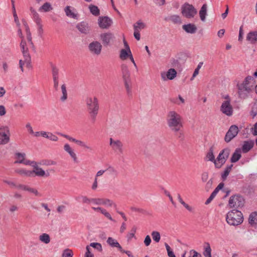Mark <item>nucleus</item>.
<instances>
[{
  "label": "nucleus",
  "instance_id": "nucleus-1",
  "mask_svg": "<svg viewBox=\"0 0 257 257\" xmlns=\"http://www.w3.org/2000/svg\"><path fill=\"white\" fill-rule=\"evenodd\" d=\"M167 121L170 130L175 133L180 132L183 127L182 117L175 111H170L168 113Z\"/></svg>",
  "mask_w": 257,
  "mask_h": 257
},
{
  "label": "nucleus",
  "instance_id": "nucleus-2",
  "mask_svg": "<svg viewBox=\"0 0 257 257\" xmlns=\"http://www.w3.org/2000/svg\"><path fill=\"white\" fill-rule=\"evenodd\" d=\"M251 80L252 77L248 76L241 83L237 84V93L240 98H246L248 94L253 91L254 86L250 82Z\"/></svg>",
  "mask_w": 257,
  "mask_h": 257
},
{
  "label": "nucleus",
  "instance_id": "nucleus-3",
  "mask_svg": "<svg viewBox=\"0 0 257 257\" xmlns=\"http://www.w3.org/2000/svg\"><path fill=\"white\" fill-rule=\"evenodd\" d=\"M87 110L93 121H95L99 109L98 100L95 96H89L85 99Z\"/></svg>",
  "mask_w": 257,
  "mask_h": 257
},
{
  "label": "nucleus",
  "instance_id": "nucleus-4",
  "mask_svg": "<svg viewBox=\"0 0 257 257\" xmlns=\"http://www.w3.org/2000/svg\"><path fill=\"white\" fill-rule=\"evenodd\" d=\"M226 220L230 225H238L243 221L242 214L240 211L233 209L227 213Z\"/></svg>",
  "mask_w": 257,
  "mask_h": 257
},
{
  "label": "nucleus",
  "instance_id": "nucleus-5",
  "mask_svg": "<svg viewBox=\"0 0 257 257\" xmlns=\"http://www.w3.org/2000/svg\"><path fill=\"white\" fill-rule=\"evenodd\" d=\"M122 76L124 84V86L128 95H132V87L130 85V73L126 65H121Z\"/></svg>",
  "mask_w": 257,
  "mask_h": 257
},
{
  "label": "nucleus",
  "instance_id": "nucleus-6",
  "mask_svg": "<svg viewBox=\"0 0 257 257\" xmlns=\"http://www.w3.org/2000/svg\"><path fill=\"white\" fill-rule=\"evenodd\" d=\"M26 42L22 40V41H21L20 46L23 54L24 59H21L19 61V65L22 72H23L24 71V65H26L27 67H29L31 63V57L28 53V49L27 47H26Z\"/></svg>",
  "mask_w": 257,
  "mask_h": 257
},
{
  "label": "nucleus",
  "instance_id": "nucleus-7",
  "mask_svg": "<svg viewBox=\"0 0 257 257\" xmlns=\"http://www.w3.org/2000/svg\"><path fill=\"white\" fill-rule=\"evenodd\" d=\"M230 153V150L225 148L222 150L217 156L215 161V166L216 168H220L226 162Z\"/></svg>",
  "mask_w": 257,
  "mask_h": 257
},
{
  "label": "nucleus",
  "instance_id": "nucleus-8",
  "mask_svg": "<svg viewBox=\"0 0 257 257\" xmlns=\"http://www.w3.org/2000/svg\"><path fill=\"white\" fill-rule=\"evenodd\" d=\"M181 13L184 17L191 19L197 14V11L193 5L185 3L181 7Z\"/></svg>",
  "mask_w": 257,
  "mask_h": 257
},
{
  "label": "nucleus",
  "instance_id": "nucleus-9",
  "mask_svg": "<svg viewBox=\"0 0 257 257\" xmlns=\"http://www.w3.org/2000/svg\"><path fill=\"white\" fill-rule=\"evenodd\" d=\"M244 200L240 195H233L230 197L228 205L230 208H238L243 206Z\"/></svg>",
  "mask_w": 257,
  "mask_h": 257
},
{
  "label": "nucleus",
  "instance_id": "nucleus-10",
  "mask_svg": "<svg viewBox=\"0 0 257 257\" xmlns=\"http://www.w3.org/2000/svg\"><path fill=\"white\" fill-rule=\"evenodd\" d=\"M10 141V131L8 127H0V144L5 145Z\"/></svg>",
  "mask_w": 257,
  "mask_h": 257
},
{
  "label": "nucleus",
  "instance_id": "nucleus-11",
  "mask_svg": "<svg viewBox=\"0 0 257 257\" xmlns=\"http://www.w3.org/2000/svg\"><path fill=\"white\" fill-rule=\"evenodd\" d=\"M88 49L91 54L98 56L101 53L102 45L98 41H93L89 44Z\"/></svg>",
  "mask_w": 257,
  "mask_h": 257
},
{
  "label": "nucleus",
  "instance_id": "nucleus-12",
  "mask_svg": "<svg viewBox=\"0 0 257 257\" xmlns=\"http://www.w3.org/2000/svg\"><path fill=\"white\" fill-rule=\"evenodd\" d=\"M52 78L53 81V86L55 89L57 91L58 90L59 88V69L57 67L54 65H52Z\"/></svg>",
  "mask_w": 257,
  "mask_h": 257
},
{
  "label": "nucleus",
  "instance_id": "nucleus-13",
  "mask_svg": "<svg viewBox=\"0 0 257 257\" xmlns=\"http://www.w3.org/2000/svg\"><path fill=\"white\" fill-rule=\"evenodd\" d=\"M238 133V127L235 125H231L225 136V141L227 143L229 142L237 135Z\"/></svg>",
  "mask_w": 257,
  "mask_h": 257
},
{
  "label": "nucleus",
  "instance_id": "nucleus-14",
  "mask_svg": "<svg viewBox=\"0 0 257 257\" xmlns=\"http://www.w3.org/2000/svg\"><path fill=\"white\" fill-rule=\"evenodd\" d=\"M109 141V145L113 150L120 154L123 153V144L120 140L110 138Z\"/></svg>",
  "mask_w": 257,
  "mask_h": 257
},
{
  "label": "nucleus",
  "instance_id": "nucleus-15",
  "mask_svg": "<svg viewBox=\"0 0 257 257\" xmlns=\"http://www.w3.org/2000/svg\"><path fill=\"white\" fill-rule=\"evenodd\" d=\"M220 111L223 114L230 116L232 115L233 109L228 101H224L221 105Z\"/></svg>",
  "mask_w": 257,
  "mask_h": 257
},
{
  "label": "nucleus",
  "instance_id": "nucleus-16",
  "mask_svg": "<svg viewBox=\"0 0 257 257\" xmlns=\"http://www.w3.org/2000/svg\"><path fill=\"white\" fill-rule=\"evenodd\" d=\"M119 58L122 60H125L127 58H130L131 61L133 62L135 67H137V65L135 63L134 59L133 58L131 49H121L120 51Z\"/></svg>",
  "mask_w": 257,
  "mask_h": 257
},
{
  "label": "nucleus",
  "instance_id": "nucleus-17",
  "mask_svg": "<svg viewBox=\"0 0 257 257\" xmlns=\"http://www.w3.org/2000/svg\"><path fill=\"white\" fill-rule=\"evenodd\" d=\"M177 75V72L174 68H171L167 72H162L161 73V78L163 81L167 80H173Z\"/></svg>",
  "mask_w": 257,
  "mask_h": 257
},
{
  "label": "nucleus",
  "instance_id": "nucleus-18",
  "mask_svg": "<svg viewBox=\"0 0 257 257\" xmlns=\"http://www.w3.org/2000/svg\"><path fill=\"white\" fill-rule=\"evenodd\" d=\"M63 149L74 163H77L78 162V158L74 150L68 144H65L64 145Z\"/></svg>",
  "mask_w": 257,
  "mask_h": 257
},
{
  "label": "nucleus",
  "instance_id": "nucleus-19",
  "mask_svg": "<svg viewBox=\"0 0 257 257\" xmlns=\"http://www.w3.org/2000/svg\"><path fill=\"white\" fill-rule=\"evenodd\" d=\"M29 165H31L34 167V170L31 171V172L33 173L32 177H34L36 176L39 177H44L46 176L45 172L42 168L38 167L36 162H31ZM46 176H48V175H46Z\"/></svg>",
  "mask_w": 257,
  "mask_h": 257
},
{
  "label": "nucleus",
  "instance_id": "nucleus-20",
  "mask_svg": "<svg viewBox=\"0 0 257 257\" xmlns=\"http://www.w3.org/2000/svg\"><path fill=\"white\" fill-rule=\"evenodd\" d=\"M98 24L100 28H107L111 25V21L107 17H100L98 20Z\"/></svg>",
  "mask_w": 257,
  "mask_h": 257
},
{
  "label": "nucleus",
  "instance_id": "nucleus-21",
  "mask_svg": "<svg viewBox=\"0 0 257 257\" xmlns=\"http://www.w3.org/2000/svg\"><path fill=\"white\" fill-rule=\"evenodd\" d=\"M76 28L78 31L82 34H87L90 31V28L88 24L84 22L78 23L76 26Z\"/></svg>",
  "mask_w": 257,
  "mask_h": 257
},
{
  "label": "nucleus",
  "instance_id": "nucleus-22",
  "mask_svg": "<svg viewBox=\"0 0 257 257\" xmlns=\"http://www.w3.org/2000/svg\"><path fill=\"white\" fill-rule=\"evenodd\" d=\"M25 154H24V153H17L16 157H17V160L15 162V164L22 163V164H24L26 165H30L31 162L29 160H25Z\"/></svg>",
  "mask_w": 257,
  "mask_h": 257
},
{
  "label": "nucleus",
  "instance_id": "nucleus-23",
  "mask_svg": "<svg viewBox=\"0 0 257 257\" xmlns=\"http://www.w3.org/2000/svg\"><path fill=\"white\" fill-rule=\"evenodd\" d=\"M246 40L252 44H255L257 42V31H251L248 33L246 36Z\"/></svg>",
  "mask_w": 257,
  "mask_h": 257
},
{
  "label": "nucleus",
  "instance_id": "nucleus-24",
  "mask_svg": "<svg viewBox=\"0 0 257 257\" xmlns=\"http://www.w3.org/2000/svg\"><path fill=\"white\" fill-rule=\"evenodd\" d=\"M101 39L104 45H108L113 38L111 33H104L100 36Z\"/></svg>",
  "mask_w": 257,
  "mask_h": 257
},
{
  "label": "nucleus",
  "instance_id": "nucleus-25",
  "mask_svg": "<svg viewBox=\"0 0 257 257\" xmlns=\"http://www.w3.org/2000/svg\"><path fill=\"white\" fill-rule=\"evenodd\" d=\"M182 28L188 33L194 34L197 31V27L193 24L184 25Z\"/></svg>",
  "mask_w": 257,
  "mask_h": 257
},
{
  "label": "nucleus",
  "instance_id": "nucleus-26",
  "mask_svg": "<svg viewBox=\"0 0 257 257\" xmlns=\"http://www.w3.org/2000/svg\"><path fill=\"white\" fill-rule=\"evenodd\" d=\"M167 21H169L175 24H180L182 23L181 18L179 15H173L168 16L165 19Z\"/></svg>",
  "mask_w": 257,
  "mask_h": 257
},
{
  "label": "nucleus",
  "instance_id": "nucleus-27",
  "mask_svg": "<svg viewBox=\"0 0 257 257\" xmlns=\"http://www.w3.org/2000/svg\"><path fill=\"white\" fill-rule=\"evenodd\" d=\"M61 92V96H60V100L62 102H65L68 98V93L66 89V85L65 84L61 85L60 87Z\"/></svg>",
  "mask_w": 257,
  "mask_h": 257
},
{
  "label": "nucleus",
  "instance_id": "nucleus-28",
  "mask_svg": "<svg viewBox=\"0 0 257 257\" xmlns=\"http://www.w3.org/2000/svg\"><path fill=\"white\" fill-rule=\"evenodd\" d=\"M249 223L253 227H257V212L251 213L248 218Z\"/></svg>",
  "mask_w": 257,
  "mask_h": 257
},
{
  "label": "nucleus",
  "instance_id": "nucleus-29",
  "mask_svg": "<svg viewBox=\"0 0 257 257\" xmlns=\"http://www.w3.org/2000/svg\"><path fill=\"white\" fill-rule=\"evenodd\" d=\"M241 157V150L239 149H237L232 154L230 161L231 163H235L240 159Z\"/></svg>",
  "mask_w": 257,
  "mask_h": 257
},
{
  "label": "nucleus",
  "instance_id": "nucleus-30",
  "mask_svg": "<svg viewBox=\"0 0 257 257\" xmlns=\"http://www.w3.org/2000/svg\"><path fill=\"white\" fill-rule=\"evenodd\" d=\"M15 172L22 176L30 177H33V173L31 171L27 170L24 169H17L15 170Z\"/></svg>",
  "mask_w": 257,
  "mask_h": 257
},
{
  "label": "nucleus",
  "instance_id": "nucleus-31",
  "mask_svg": "<svg viewBox=\"0 0 257 257\" xmlns=\"http://www.w3.org/2000/svg\"><path fill=\"white\" fill-rule=\"evenodd\" d=\"M254 145L253 141H245L242 147V150L243 153H247L251 150Z\"/></svg>",
  "mask_w": 257,
  "mask_h": 257
},
{
  "label": "nucleus",
  "instance_id": "nucleus-32",
  "mask_svg": "<svg viewBox=\"0 0 257 257\" xmlns=\"http://www.w3.org/2000/svg\"><path fill=\"white\" fill-rule=\"evenodd\" d=\"M207 6L206 4H204L200 10L199 11V17L202 21L204 22L206 19V16L207 15Z\"/></svg>",
  "mask_w": 257,
  "mask_h": 257
},
{
  "label": "nucleus",
  "instance_id": "nucleus-33",
  "mask_svg": "<svg viewBox=\"0 0 257 257\" xmlns=\"http://www.w3.org/2000/svg\"><path fill=\"white\" fill-rule=\"evenodd\" d=\"M73 10L74 9L72 8L70 6H67L64 9V11L67 16L71 18L76 19L77 18V15L75 14Z\"/></svg>",
  "mask_w": 257,
  "mask_h": 257
},
{
  "label": "nucleus",
  "instance_id": "nucleus-34",
  "mask_svg": "<svg viewBox=\"0 0 257 257\" xmlns=\"http://www.w3.org/2000/svg\"><path fill=\"white\" fill-rule=\"evenodd\" d=\"M107 242L112 247H116L118 248L120 251H122V247L119 243L114 239L112 237H108L107 240Z\"/></svg>",
  "mask_w": 257,
  "mask_h": 257
},
{
  "label": "nucleus",
  "instance_id": "nucleus-35",
  "mask_svg": "<svg viewBox=\"0 0 257 257\" xmlns=\"http://www.w3.org/2000/svg\"><path fill=\"white\" fill-rule=\"evenodd\" d=\"M134 29L135 31L140 32L146 28V24L141 21H138L134 25Z\"/></svg>",
  "mask_w": 257,
  "mask_h": 257
},
{
  "label": "nucleus",
  "instance_id": "nucleus-36",
  "mask_svg": "<svg viewBox=\"0 0 257 257\" xmlns=\"http://www.w3.org/2000/svg\"><path fill=\"white\" fill-rule=\"evenodd\" d=\"M39 240L44 243L48 244L50 242V237L48 234L44 233L39 236Z\"/></svg>",
  "mask_w": 257,
  "mask_h": 257
},
{
  "label": "nucleus",
  "instance_id": "nucleus-37",
  "mask_svg": "<svg viewBox=\"0 0 257 257\" xmlns=\"http://www.w3.org/2000/svg\"><path fill=\"white\" fill-rule=\"evenodd\" d=\"M177 198L178 199L179 202L188 211H192V207L189 206L188 204H186L182 198L181 195L180 194H177Z\"/></svg>",
  "mask_w": 257,
  "mask_h": 257
},
{
  "label": "nucleus",
  "instance_id": "nucleus-38",
  "mask_svg": "<svg viewBox=\"0 0 257 257\" xmlns=\"http://www.w3.org/2000/svg\"><path fill=\"white\" fill-rule=\"evenodd\" d=\"M232 167H233L232 164H231L230 165L226 166L224 171L221 175V178L223 180H225L226 179L227 177L228 176L229 173L230 172Z\"/></svg>",
  "mask_w": 257,
  "mask_h": 257
},
{
  "label": "nucleus",
  "instance_id": "nucleus-39",
  "mask_svg": "<svg viewBox=\"0 0 257 257\" xmlns=\"http://www.w3.org/2000/svg\"><path fill=\"white\" fill-rule=\"evenodd\" d=\"M31 13L33 16V19L37 25L41 24V20L39 17L38 14L32 8L31 9Z\"/></svg>",
  "mask_w": 257,
  "mask_h": 257
},
{
  "label": "nucleus",
  "instance_id": "nucleus-40",
  "mask_svg": "<svg viewBox=\"0 0 257 257\" xmlns=\"http://www.w3.org/2000/svg\"><path fill=\"white\" fill-rule=\"evenodd\" d=\"M206 157L208 158L209 161L213 162L215 164L216 159H215V157L213 155V149L212 148H211L209 149V152L207 154Z\"/></svg>",
  "mask_w": 257,
  "mask_h": 257
},
{
  "label": "nucleus",
  "instance_id": "nucleus-41",
  "mask_svg": "<svg viewBox=\"0 0 257 257\" xmlns=\"http://www.w3.org/2000/svg\"><path fill=\"white\" fill-rule=\"evenodd\" d=\"M151 235L154 241L156 242H159L161 239L160 233L157 231H153Z\"/></svg>",
  "mask_w": 257,
  "mask_h": 257
},
{
  "label": "nucleus",
  "instance_id": "nucleus-42",
  "mask_svg": "<svg viewBox=\"0 0 257 257\" xmlns=\"http://www.w3.org/2000/svg\"><path fill=\"white\" fill-rule=\"evenodd\" d=\"M102 205L106 207H111L114 205L113 201L107 198H102Z\"/></svg>",
  "mask_w": 257,
  "mask_h": 257
},
{
  "label": "nucleus",
  "instance_id": "nucleus-43",
  "mask_svg": "<svg viewBox=\"0 0 257 257\" xmlns=\"http://www.w3.org/2000/svg\"><path fill=\"white\" fill-rule=\"evenodd\" d=\"M89 9L90 12L93 15L97 16L99 15V10L98 9L97 7L94 5H90L89 6Z\"/></svg>",
  "mask_w": 257,
  "mask_h": 257
},
{
  "label": "nucleus",
  "instance_id": "nucleus-44",
  "mask_svg": "<svg viewBox=\"0 0 257 257\" xmlns=\"http://www.w3.org/2000/svg\"><path fill=\"white\" fill-rule=\"evenodd\" d=\"M52 9L51 5L48 3H45L40 9V11L48 12Z\"/></svg>",
  "mask_w": 257,
  "mask_h": 257
},
{
  "label": "nucleus",
  "instance_id": "nucleus-45",
  "mask_svg": "<svg viewBox=\"0 0 257 257\" xmlns=\"http://www.w3.org/2000/svg\"><path fill=\"white\" fill-rule=\"evenodd\" d=\"M27 191H28L31 193L34 194L36 196H38V197L42 196V194L40 192H39L36 189H35L34 188L30 187L29 186L27 189Z\"/></svg>",
  "mask_w": 257,
  "mask_h": 257
},
{
  "label": "nucleus",
  "instance_id": "nucleus-46",
  "mask_svg": "<svg viewBox=\"0 0 257 257\" xmlns=\"http://www.w3.org/2000/svg\"><path fill=\"white\" fill-rule=\"evenodd\" d=\"M211 249L209 243L207 244V246L205 248L203 254L205 257H211Z\"/></svg>",
  "mask_w": 257,
  "mask_h": 257
},
{
  "label": "nucleus",
  "instance_id": "nucleus-47",
  "mask_svg": "<svg viewBox=\"0 0 257 257\" xmlns=\"http://www.w3.org/2000/svg\"><path fill=\"white\" fill-rule=\"evenodd\" d=\"M105 171H107L109 174L115 176H117L118 174L117 170L113 167H108L106 170H105Z\"/></svg>",
  "mask_w": 257,
  "mask_h": 257
},
{
  "label": "nucleus",
  "instance_id": "nucleus-48",
  "mask_svg": "<svg viewBox=\"0 0 257 257\" xmlns=\"http://www.w3.org/2000/svg\"><path fill=\"white\" fill-rule=\"evenodd\" d=\"M73 252L69 249L64 250L62 254V257H72Z\"/></svg>",
  "mask_w": 257,
  "mask_h": 257
},
{
  "label": "nucleus",
  "instance_id": "nucleus-49",
  "mask_svg": "<svg viewBox=\"0 0 257 257\" xmlns=\"http://www.w3.org/2000/svg\"><path fill=\"white\" fill-rule=\"evenodd\" d=\"M90 246L97 249L98 250L101 251L102 250V246L100 243L97 242H92L90 244Z\"/></svg>",
  "mask_w": 257,
  "mask_h": 257
},
{
  "label": "nucleus",
  "instance_id": "nucleus-50",
  "mask_svg": "<svg viewBox=\"0 0 257 257\" xmlns=\"http://www.w3.org/2000/svg\"><path fill=\"white\" fill-rule=\"evenodd\" d=\"M91 202L92 204L102 205V198H92Z\"/></svg>",
  "mask_w": 257,
  "mask_h": 257
},
{
  "label": "nucleus",
  "instance_id": "nucleus-51",
  "mask_svg": "<svg viewBox=\"0 0 257 257\" xmlns=\"http://www.w3.org/2000/svg\"><path fill=\"white\" fill-rule=\"evenodd\" d=\"M75 143H76L77 145H78L82 147H83L84 148L87 149H90V147L87 146L85 143H84L83 142H82L81 141L76 140Z\"/></svg>",
  "mask_w": 257,
  "mask_h": 257
},
{
  "label": "nucleus",
  "instance_id": "nucleus-52",
  "mask_svg": "<svg viewBox=\"0 0 257 257\" xmlns=\"http://www.w3.org/2000/svg\"><path fill=\"white\" fill-rule=\"evenodd\" d=\"M26 127L27 129V131L30 135H33V134H34V132L33 131V128L30 123H27L26 124Z\"/></svg>",
  "mask_w": 257,
  "mask_h": 257
},
{
  "label": "nucleus",
  "instance_id": "nucleus-53",
  "mask_svg": "<svg viewBox=\"0 0 257 257\" xmlns=\"http://www.w3.org/2000/svg\"><path fill=\"white\" fill-rule=\"evenodd\" d=\"M38 33L40 37H42L44 30L43 29V25L42 24H38Z\"/></svg>",
  "mask_w": 257,
  "mask_h": 257
},
{
  "label": "nucleus",
  "instance_id": "nucleus-54",
  "mask_svg": "<svg viewBox=\"0 0 257 257\" xmlns=\"http://www.w3.org/2000/svg\"><path fill=\"white\" fill-rule=\"evenodd\" d=\"M47 139H49L50 140L54 142H57L58 141V138L51 133H49Z\"/></svg>",
  "mask_w": 257,
  "mask_h": 257
},
{
  "label": "nucleus",
  "instance_id": "nucleus-55",
  "mask_svg": "<svg viewBox=\"0 0 257 257\" xmlns=\"http://www.w3.org/2000/svg\"><path fill=\"white\" fill-rule=\"evenodd\" d=\"M86 252L85 254V257H93V254L91 253L89 246H87L86 247Z\"/></svg>",
  "mask_w": 257,
  "mask_h": 257
},
{
  "label": "nucleus",
  "instance_id": "nucleus-56",
  "mask_svg": "<svg viewBox=\"0 0 257 257\" xmlns=\"http://www.w3.org/2000/svg\"><path fill=\"white\" fill-rule=\"evenodd\" d=\"M216 195L215 194V193L212 192L210 195V197L206 201L205 204L207 205L209 204Z\"/></svg>",
  "mask_w": 257,
  "mask_h": 257
},
{
  "label": "nucleus",
  "instance_id": "nucleus-57",
  "mask_svg": "<svg viewBox=\"0 0 257 257\" xmlns=\"http://www.w3.org/2000/svg\"><path fill=\"white\" fill-rule=\"evenodd\" d=\"M92 198H88L86 196H83L82 197V202L83 203H87V204H92L91 202Z\"/></svg>",
  "mask_w": 257,
  "mask_h": 257
},
{
  "label": "nucleus",
  "instance_id": "nucleus-58",
  "mask_svg": "<svg viewBox=\"0 0 257 257\" xmlns=\"http://www.w3.org/2000/svg\"><path fill=\"white\" fill-rule=\"evenodd\" d=\"M224 186V184L223 183H220L219 184V185L217 186V187L215 189V190L213 191V193H215V194L216 195L218 191L221 189Z\"/></svg>",
  "mask_w": 257,
  "mask_h": 257
},
{
  "label": "nucleus",
  "instance_id": "nucleus-59",
  "mask_svg": "<svg viewBox=\"0 0 257 257\" xmlns=\"http://www.w3.org/2000/svg\"><path fill=\"white\" fill-rule=\"evenodd\" d=\"M28 187V185L19 184L16 185V188L19 189L24 190V191H27Z\"/></svg>",
  "mask_w": 257,
  "mask_h": 257
},
{
  "label": "nucleus",
  "instance_id": "nucleus-60",
  "mask_svg": "<svg viewBox=\"0 0 257 257\" xmlns=\"http://www.w3.org/2000/svg\"><path fill=\"white\" fill-rule=\"evenodd\" d=\"M151 242V239L150 236L148 235L146 236L144 240V243L146 246H149Z\"/></svg>",
  "mask_w": 257,
  "mask_h": 257
},
{
  "label": "nucleus",
  "instance_id": "nucleus-61",
  "mask_svg": "<svg viewBox=\"0 0 257 257\" xmlns=\"http://www.w3.org/2000/svg\"><path fill=\"white\" fill-rule=\"evenodd\" d=\"M252 134L253 136H257V122L253 125V126L251 128Z\"/></svg>",
  "mask_w": 257,
  "mask_h": 257
},
{
  "label": "nucleus",
  "instance_id": "nucleus-62",
  "mask_svg": "<svg viewBox=\"0 0 257 257\" xmlns=\"http://www.w3.org/2000/svg\"><path fill=\"white\" fill-rule=\"evenodd\" d=\"M208 179V174L207 172H204L201 175V179L203 182H206Z\"/></svg>",
  "mask_w": 257,
  "mask_h": 257
},
{
  "label": "nucleus",
  "instance_id": "nucleus-63",
  "mask_svg": "<svg viewBox=\"0 0 257 257\" xmlns=\"http://www.w3.org/2000/svg\"><path fill=\"white\" fill-rule=\"evenodd\" d=\"M243 26H241L239 28V36H238V40L241 41H242L243 39Z\"/></svg>",
  "mask_w": 257,
  "mask_h": 257
},
{
  "label": "nucleus",
  "instance_id": "nucleus-64",
  "mask_svg": "<svg viewBox=\"0 0 257 257\" xmlns=\"http://www.w3.org/2000/svg\"><path fill=\"white\" fill-rule=\"evenodd\" d=\"M192 252L193 253V255L189 257H201V255L194 250H191L190 253H191Z\"/></svg>",
  "mask_w": 257,
  "mask_h": 257
}]
</instances>
